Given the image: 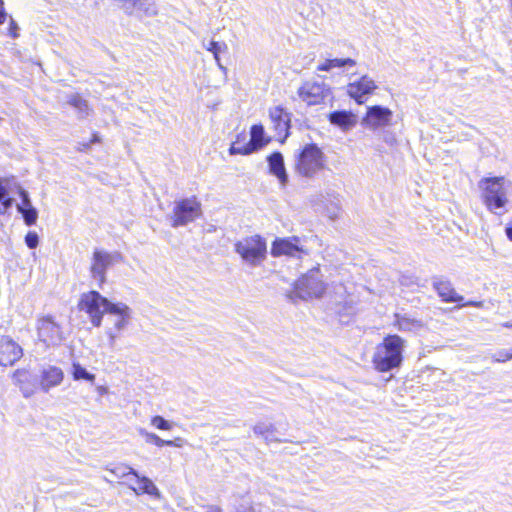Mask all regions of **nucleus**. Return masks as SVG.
Wrapping results in <instances>:
<instances>
[{
  "label": "nucleus",
  "instance_id": "12",
  "mask_svg": "<svg viewBox=\"0 0 512 512\" xmlns=\"http://www.w3.org/2000/svg\"><path fill=\"white\" fill-rule=\"evenodd\" d=\"M37 332L39 340L46 346L57 345L62 341L61 328L52 316H45L38 320Z\"/></svg>",
  "mask_w": 512,
  "mask_h": 512
},
{
  "label": "nucleus",
  "instance_id": "26",
  "mask_svg": "<svg viewBox=\"0 0 512 512\" xmlns=\"http://www.w3.org/2000/svg\"><path fill=\"white\" fill-rule=\"evenodd\" d=\"M202 46L207 51L211 52L213 54V57L216 61L217 66L222 70L225 71L226 68L221 64L220 60V54L225 53L228 51V46L223 41H215V40H209L206 41L205 39L202 41Z\"/></svg>",
  "mask_w": 512,
  "mask_h": 512
},
{
  "label": "nucleus",
  "instance_id": "30",
  "mask_svg": "<svg viewBox=\"0 0 512 512\" xmlns=\"http://www.w3.org/2000/svg\"><path fill=\"white\" fill-rule=\"evenodd\" d=\"M253 430L256 435L263 437L267 442L278 441V438L274 435L275 429L271 424L259 423L254 426Z\"/></svg>",
  "mask_w": 512,
  "mask_h": 512
},
{
  "label": "nucleus",
  "instance_id": "39",
  "mask_svg": "<svg viewBox=\"0 0 512 512\" xmlns=\"http://www.w3.org/2000/svg\"><path fill=\"white\" fill-rule=\"evenodd\" d=\"M99 141H100L99 137L96 134H93V136H92V138L90 139L89 142H87V143L86 142L80 143L79 149L80 150H86L90 146V144L96 143V142H99Z\"/></svg>",
  "mask_w": 512,
  "mask_h": 512
},
{
  "label": "nucleus",
  "instance_id": "46",
  "mask_svg": "<svg viewBox=\"0 0 512 512\" xmlns=\"http://www.w3.org/2000/svg\"><path fill=\"white\" fill-rule=\"evenodd\" d=\"M503 327L512 329V322L508 321L502 324Z\"/></svg>",
  "mask_w": 512,
  "mask_h": 512
},
{
  "label": "nucleus",
  "instance_id": "33",
  "mask_svg": "<svg viewBox=\"0 0 512 512\" xmlns=\"http://www.w3.org/2000/svg\"><path fill=\"white\" fill-rule=\"evenodd\" d=\"M111 472L114 473L118 477H125V476H129V475L138 477V472L135 469H133L132 467H130L128 465H123V464L115 466V468H113L111 470Z\"/></svg>",
  "mask_w": 512,
  "mask_h": 512
},
{
  "label": "nucleus",
  "instance_id": "42",
  "mask_svg": "<svg viewBox=\"0 0 512 512\" xmlns=\"http://www.w3.org/2000/svg\"><path fill=\"white\" fill-rule=\"evenodd\" d=\"M167 443L165 446H173V447H181L183 440L181 438H176L174 440H166Z\"/></svg>",
  "mask_w": 512,
  "mask_h": 512
},
{
  "label": "nucleus",
  "instance_id": "43",
  "mask_svg": "<svg viewBox=\"0 0 512 512\" xmlns=\"http://www.w3.org/2000/svg\"><path fill=\"white\" fill-rule=\"evenodd\" d=\"M7 19V14L4 11V3L0 0V24H3Z\"/></svg>",
  "mask_w": 512,
  "mask_h": 512
},
{
  "label": "nucleus",
  "instance_id": "21",
  "mask_svg": "<svg viewBox=\"0 0 512 512\" xmlns=\"http://www.w3.org/2000/svg\"><path fill=\"white\" fill-rule=\"evenodd\" d=\"M13 380L25 398L33 395L34 383L31 381V375L28 371L20 369L16 370L13 373Z\"/></svg>",
  "mask_w": 512,
  "mask_h": 512
},
{
  "label": "nucleus",
  "instance_id": "1",
  "mask_svg": "<svg viewBox=\"0 0 512 512\" xmlns=\"http://www.w3.org/2000/svg\"><path fill=\"white\" fill-rule=\"evenodd\" d=\"M405 340L399 335H387L377 345L373 355V364L379 372H388L400 367L403 361Z\"/></svg>",
  "mask_w": 512,
  "mask_h": 512
},
{
  "label": "nucleus",
  "instance_id": "8",
  "mask_svg": "<svg viewBox=\"0 0 512 512\" xmlns=\"http://www.w3.org/2000/svg\"><path fill=\"white\" fill-rule=\"evenodd\" d=\"M122 260V256L118 252L110 253L105 250L95 249L90 265L91 278L94 279L98 286L102 288L106 282L107 270L117 262Z\"/></svg>",
  "mask_w": 512,
  "mask_h": 512
},
{
  "label": "nucleus",
  "instance_id": "47",
  "mask_svg": "<svg viewBox=\"0 0 512 512\" xmlns=\"http://www.w3.org/2000/svg\"><path fill=\"white\" fill-rule=\"evenodd\" d=\"M250 128L256 129V128H264L261 124H253Z\"/></svg>",
  "mask_w": 512,
  "mask_h": 512
},
{
  "label": "nucleus",
  "instance_id": "16",
  "mask_svg": "<svg viewBox=\"0 0 512 512\" xmlns=\"http://www.w3.org/2000/svg\"><path fill=\"white\" fill-rule=\"evenodd\" d=\"M432 286L443 302L460 303L464 299L463 296L456 293L452 283L444 277H434Z\"/></svg>",
  "mask_w": 512,
  "mask_h": 512
},
{
  "label": "nucleus",
  "instance_id": "14",
  "mask_svg": "<svg viewBox=\"0 0 512 512\" xmlns=\"http://www.w3.org/2000/svg\"><path fill=\"white\" fill-rule=\"evenodd\" d=\"M23 356V350L12 338L0 337V365L12 366Z\"/></svg>",
  "mask_w": 512,
  "mask_h": 512
},
{
  "label": "nucleus",
  "instance_id": "40",
  "mask_svg": "<svg viewBox=\"0 0 512 512\" xmlns=\"http://www.w3.org/2000/svg\"><path fill=\"white\" fill-rule=\"evenodd\" d=\"M204 510V512H223L222 508L218 505H206Z\"/></svg>",
  "mask_w": 512,
  "mask_h": 512
},
{
  "label": "nucleus",
  "instance_id": "29",
  "mask_svg": "<svg viewBox=\"0 0 512 512\" xmlns=\"http://www.w3.org/2000/svg\"><path fill=\"white\" fill-rule=\"evenodd\" d=\"M396 324L400 331H416L422 327L419 320L400 315H396Z\"/></svg>",
  "mask_w": 512,
  "mask_h": 512
},
{
  "label": "nucleus",
  "instance_id": "3",
  "mask_svg": "<svg viewBox=\"0 0 512 512\" xmlns=\"http://www.w3.org/2000/svg\"><path fill=\"white\" fill-rule=\"evenodd\" d=\"M325 291V284L319 268H313L303 275L295 284L294 289L286 294L295 302L297 299L319 298Z\"/></svg>",
  "mask_w": 512,
  "mask_h": 512
},
{
  "label": "nucleus",
  "instance_id": "45",
  "mask_svg": "<svg viewBox=\"0 0 512 512\" xmlns=\"http://www.w3.org/2000/svg\"><path fill=\"white\" fill-rule=\"evenodd\" d=\"M506 235L512 241V224L506 227Z\"/></svg>",
  "mask_w": 512,
  "mask_h": 512
},
{
  "label": "nucleus",
  "instance_id": "17",
  "mask_svg": "<svg viewBox=\"0 0 512 512\" xmlns=\"http://www.w3.org/2000/svg\"><path fill=\"white\" fill-rule=\"evenodd\" d=\"M392 119L393 112L389 108L376 105L368 108L365 122L374 127H385L394 125Z\"/></svg>",
  "mask_w": 512,
  "mask_h": 512
},
{
  "label": "nucleus",
  "instance_id": "35",
  "mask_svg": "<svg viewBox=\"0 0 512 512\" xmlns=\"http://www.w3.org/2000/svg\"><path fill=\"white\" fill-rule=\"evenodd\" d=\"M25 244L28 248L34 249L39 244V236L34 231H29L25 236Z\"/></svg>",
  "mask_w": 512,
  "mask_h": 512
},
{
  "label": "nucleus",
  "instance_id": "44",
  "mask_svg": "<svg viewBox=\"0 0 512 512\" xmlns=\"http://www.w3.org/2000/svg\"><path fill=\"white\" fill-rule=\"evenodd\" d=\"M107 335L109 337L110 345L113 346L116 341L117 335L113 332L112 329H109L107 331Z\"/></svg>",
  "mask_w": 512,
  "mask_h": 512
},
{
  "label": "nucleus",
  "instance_id": "48",
  "mask_svg": "<svg viewBox=\"0 0 512 512\" xmlns=\"http://www.w3.org/2000/svg\"><path fill=\"white\" fill-rule=\"evenodd\" d=\"M98 390H99V392H100L101 394H103V393H105V392H106V388H104V387H99V388H98Z\"/></svg>",
  "mask_w": 512,
  "mask_h": 512
},
{
  "label": "nucleus",
  "instance_id": "23",
  "mask_svg": "<svg viewBox=\"0 0 512 512\" xmlns=\"http://www.w3.org/2000/svg\"><path fill=\"white\" fill-rule=\"evenodd\" d=\"M135 484L136 486H132L131 488L136 494H148L155 498H160L159 489L148 477L138 474V477H135Z\"/></svg>",
  "mask_w": 512,
  "mask_h": 512
},
{
  "label": "nucleus",
  "instance_id": "36",
  "mask_svg": "<svg viewBox=\"0 0 512 512\" xmlns=\"http://www.w3.org/2000/svg\"><path fill=\"white\" fill-rule=\"evenodd\" d=\"M496 362H505L512 359V349H503L498 351L494 356Z\"/></svg>",
  "mask_w": 512,
  "mask_h": 512
},
{
  "label": "nucleus",
  "instance_id": "32",
  "mask_svg": "<svg viewBox=\"0 0 512 512\" xmlns=\"http://www.w3.org/2000/svg\"><path fill=\"white\" fill-rule=\"evenodd\" d=\"M140 435L145 437V440L147 443H153L158 447H163L165 444H168L166 440L161 439L158 435L155 433L147 432L145 429H139Z\"/></svg>",
  "mask_w": 512,
  "mask_h": 512
},
{
  "label": "nucleus",
  "instance_id": "19",
  "mask_svg": "<svg viewBox=\"0 0 512 512\" xmlns=\"http://www.w3.org/2000/svg\"><path fill=\"white\" fill-rule=\"evenodd\" d=\"M269 172L278 178L282 186L288 182V174L286 172L284 158L280 152H273L267 157Z\"/></svg>",
  "mask_w": 512,
  "mask_h": 512
},
{
  "label": "nucleus",
  "instance_id": "27",
  "mask_svg": "<svg viewBox=\"0 0 512 512\" xmlns=\"http://www.w3.org/2000/svg\"><path fill=\"white\" fill-rule=\"evenodd\" d=\"M355 65H356L355 60H353L351 58L327 59L323 63L318 65L317 70L318 71H330L333 68L354 67Z\"/></svg>",
  "mask_w": 512,
  "mask_h": 512
},
{
  "label": "nucleus",
  "instance_id": "25",
  "mask_svg": "<svg viewBox=\"0 0 512 512\" xmlns=\"http://www.w3.org/2000/svg\"><path fill=\"white\" fill-rule=\"evenodd\" d=\"M269 117L274 124V128H291V116L281 106L271 108Z\"/></svg>",
  "mask_w": 512,
  "mask_h": 512
},
{
  "label": "nucleus",
  "instance_id": "24",
  "mask_svg": "<svg viewBox=\"0 0 512 512\" xmlns=\"http://www.w3.org/2000/svg\"><path fill=\"white\" fill-rule=\"evenodd\" d=\"M66 103L75 110L79 118H85L89 116L91 112L88 101L77 93L69 94Z\"/></svg>",
  "mask_w": 512,
  "mask_h": 512
},
{
  "label": "nucleus",
  "instance_id": "10",
  "mask_svg": "<svg viewBox=\"0 0 512 512\" xmlns=\"http://www.w3.org/2000/svg\"><path fill=\"white\" fill-rule=\"evenodd\" d=\"M297 93L307 105H318L331 96V89L323 80L306 81L299 87Z\"/></svg>",
  "mask_w": 512,
  "mask_h": 512
},
{
  "label": "nucleus",
  "instance_id": "6",
  "mask_svg": "<svg viewBox=\"0 0 512 512\" xmlns=\"http://www.w3.org/2000/svg\"><path fill=\"white\" fill-rule=\"evenodd\" d=\"M112 304L113 302L102 296L98 291L92 290L81 295L78 307L88 314L93 326L100 327L106 308Z\"/></svg>",
  "mask_w": 512,
  "mask_h": 512
},
{
  "label": "nucleus",
  "instance_id": "18",
  "mask_svg": "<svg viewBox=\"0 0 512 512\" xmlns=\"http://www.w3.org/2000/svg\"><path fill=\"white\" fill-rule=\"evenodd\" d=\"M106 313L115 317L114 320V329L118 332L125 329L131 319V309L128 305L118 302L109 305L106 308Z\"/></svg>",
  "mask_w": 512,
  "mask_h": 512
},
{
  "label": "nucleus",
  "instance_id": "41",
  "mask_svg": "<svg viewBox=\"0 0 512 512\" xmlns=\"http://www.w3.org/2000/svg\"><path fill=\"white\" fill-rule=\"evenodd\" d=\"M460 306L461 307L471 306V307L481 308L483 306V302H481V301H468V302H465V303L461 304Z\"/></svg>",
  "mask_w": 512,
  "mask_h": 512
},
{
  "label": "nucleus",
  "instance_id": "11",
  "mask_svg": "<svg viewBox=\"0 0 512 512\" xmlns=\"http://www.w3.org/2000/svg\"><path fill=\"white\" fill-rule=\"evenodd\" d=\"M271 255L273 257L288 256L301 259L303 255H308V251L302 245L300 237L292 236L276 238L271 245Z\"/></svg>",
  "mask_w": 512,
  "mask_h": 512
},
{
  "label": "nucleus",
  "instance_id": "31",
  "mask_svg": "<svg viewBox=\"0 0 512 512\" xmlns=\"http://www.w3.org/2000/svg\"><path fill=\"white\" fill-rule=\"evenodd\" d=\"M72 375L75 380H87L89 382H94L95 380V375L88 372L79 363H73Z\"/></svg>",
  "mask_w": 512,
  "mask_h": 512
},
{
  "label": "nucleus",
  "instance_id": "2",
  "mask_svg": "<svg viewBox=\"0 0 512 512\" xmlns=\"http://www.w3.org/2000/svg\"><path fill=\"white\" fill-rule=\"evenodd\" d=\"M478 186L487 209L494 214H503L508 202L507 194L511 188V182L504 177H487L482 178Z\"/></svg>",
  "mask_w": 512,
  "mask_h": 512
},
{
  "label": "nucleus",
  "instance_id": "34",
  "mask_svg": "<svg viewBox=\"0 0 512 512\" xmlns=\"http://www.w3.org/2000/svg\"><path fill=\"white\" fill-rule=\"evenodd\" d=\"M151 425L159 430H171L172 424L162 416H154L151 419Z\"/></svg>",
  "mask_w": 512,
  "mask_h": 512
},
{
  "label": "nucleus",
  "instance_id": "28",
  "mask_svg": "<svg viewBox=\"0 0 512 512\" xmlns=\"http://www.w3.org/2000/svg\"><path fill=\"white\" fill-rule=\"evenodd\" d=\"M157 7L153 0H140L137 1V8H135V12L138 16H155L157 14Z\"/></svg>",
  "mask_w": 512,
  "mask_h": 512
},
{
  "label": "nucleus",
  "instance_id": "13",
  "mask_svg": "<svg viewBox=\"0 0 512 512\" xmlns=\"http://www.w3.org/2000/svg\"><path fill=\"white\" fill-rule=\"evenodd\" d=\"M374 80L368 75H363L356 80L351 81L347 87V94L358 104L366 101L367 97L376 89Z\"/></svg>",
  "mask_w": 512,
  "mask_h": 512
},
{
  "label": "nucleus",
  "instance_id": "37",
  "mask_svg": "<svg viewBox=\"0 0 512 512\" xmlns=\"http://www.w3.org/2000/svg\"><path fill=\"white\" fill-rule=\"evenodd\" d=\"M340 207L337 203L333 202L331 207H327V216L330 219H336L339 216Z\"/></svg>",
  "mask_w": 512,
  "mask_h": 512
},
{
  "label": "nucleus",
  "instance_id": "15",
  "mask_svg": "<svg viewBox=\"0 0 512 512\" xmlns=\"http://www.w3.org/2000/svg\"><path fill=\"white\" fill-rule=\"evenodd\" d=\"M17 193L21 198V202L16 204V209L22 215L24 223L27 226H32L37 222L38 211L32 205L28 191L18 186Z\"/></svg>",
  "mask_w": 512,
  "mask_h": 512
},
{
  "label": "nucleus",
  "instance_id": "22",
  "mask_svg": "<svg viewBox=\"0 0 512 512\" xmlns=\"http://www.w3.org/2000/svg\"><path fill=\"white\" fill-rule=\"evenodd\" d=\"M329 121L340 128H348L357 123V116L350 111L339 110L329 114Z\"/></svg>",
  "mask_w": 512,
  "mask_h": 512
},
{
  "label": "nucleus",
  "instance_id": "38",
  "mask_svg": "<svg viewBox=\"0 0 512 512\" xmlns=\"http://www.w3.org/2000/svg\"><path fill=\"white\" fill-rule=\"evenodd\" d=\"M17 31H18V25L14 21V19L12 17H10V24H9V28H8V35L11 36L12 38H17L18 37Z\"/></svg>",
  "mask_w": 512,
  "mask_h": 512
},
{
  "label": "nucleus",
  "instance_id": "7",
  "mask_svg": "<svg viewBox=\"0 0 512 512\" xmlns=\"http://www.w3.org/2000/svg\"><path fill=\"white\" fill-rule=\"evenodd\" d=\"M202 214L201 203L195 196L175 201L172 210L171 226L174 228L186 226Z\"/></svg>",
  "mask_w": 512,
  "mask_h": 512
},
{
  "label": "nucleus",
  "instance_id": "5",
  "mask_svg": "<svg viewBox=\"0 0 512 512\" xmlns=\"http://www.w3.org/2000/svg\"><path fill=\"white\" fill-rule=\"evenodd\" d=\"M324 154L316 144H306L297 156L296 171L304 177H313L324 168Z\"/></svg>",
  "mask_w": 512,
  "mask_h": 512
},
{
  "label": "nucleus",
  "instance_id": "9",
  "mask_svg": "<svg viewBox=\"0 0 512 512\" xmlns=\"http://www.w3.org/2000/svg\"><path fill=\"white\" fill-rule=\"evenodd\" d=\"M265 130H250L249 134L242 132L237 136L235 142L232 143L229 153L248 155L251 154L269 142V138L265 137Z\"/></svg>",
  "mask_w": 512,
  "mask_h": 512
},
{
  "label": "nucleus",
  "instance_id": "4",
  "mask_svg": "<svg viewBox=\"0 0 512 512\" xmlns=\"http://www.w3.org/2000/svg\"><path fill=\"white\" fill-rule=\"evenodd\" d=\"M234 250L251 267H259L267 256L266 240L260 235H252L237 241Z\"/></svg>",
  "mask_w": 512,
  "mask_h": 512
},
{
  "label": "nucleus",
  "instance_id": "20",
  "mask_svg": "<svg viewBox=\"0 0 512 512\" xmlns=\"http://www.w3.org/2000/svg\"><path fill=\"white\" fill-rule=\"evenodd\" d=\"M63 372L60 368L49 366L43 369L41 375V388L43 391L48 392L50 388L58 386L63 380Z\"/></svg>",
  "mask_w": 512,
  "mask_h": 512
}]
</instances>
